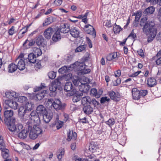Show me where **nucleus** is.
<instances>
[{
    "mask_svg": "<svg viewBox=\"0 0 161 161\" xmlns=\"http://www.w3.org/2000/svg\"><path fill=\"white\" fill-rule=\"evenodd\" d=\"M46 92V90H44L43 92L38 93L34 96L33 98L36 100H41L44 97Z\"/></svg>",
    "mask_w": 161,
    "mask_h": 161,
    "instance_id": "obj_21",
    "label": "nucleus"
},
{
    "mask_svg": "<svg viewBox=\"0 0 161 161\" xmlns=\"http://www.w3.org/2000/svg\"><path fill=\"white\" fill-rule=\"evenodd\" d=\"M113 30L114 34H117L119 33L122 30V29L119 25H117L115 23L113 26Z\"/></svg>",
    "mask_w": 161,
    "mask_h": 161,
    "instance_id": "obj_37",
    "label": "nucleus"
},
{
    "mask_svg": "<svg viewBox=\"0 0 161 161\" xmlns=\"http://www.w3.org/2000/svg\"><path fill=\"white\" fill-rule=\"evenodd\" d=\"M155 11V8L153 6H150L146 8L143 12V14L145 15L151 14Z\"/></svg>",
    "mask_w": 161,
    "mask_h": 161,
    "instance_id": "obj_30",
    "label": "nucleus"
},
{
    "mask_svg": "<svg viewBox=\"0 0 161 161\" xmlns=\"http://www.w3.org/2000/svg\"><path fill=\"white\" fill-rule=\"evenodd\" d=\"M53 107L56 110H58L63 109L64 105L62 104L59 100L57 99L54 101Z\"/></svg>",
    "mask_w": 161,
    "mask_h": 161,
    "instance_id": "obj_11",
    "label": "nucleus"
},
{
    "mask_svg": "<svg viewBox=\"0 0 161 161\" xmlns=\"http://www.w3.org/2000/svg\"><path fill=\"white\" fill-rule=\"evenodd\" d=\"M28 59L30 63L34 64L36 61V57L33 54L31 53L28 56Z\"/></svg>",
    "mask_w": 161,
    "mask_h": 161,
    "instance_id": "obj_33",
    "label": "nucleus"
},
{
    "mask_svg": "<svg viewBox=\"0 0 161 161\" xmlns=\"http://www.w3.org/2000/svg\"><path fill=\"white\" fill-rule=\"evenodd\" d=\"M31 124L32 123L27 121L24 129L22 125V127L19 129V131H17L16 133L18 134V136L19 138H26L29 133L30 138L34 140L37 137L38 135L42 134V132L39 128L35 127L32 128Z\"/></svg>",
    "mask_w": 161,
    "mask_h": 161,
    "instance_id": "obj_1",
    "label": "nucleus"
},
{
    "mask_svg": "<svg viewBox=\"0 0 161 161\" xmlns=\"http://www.w3.org/2000/svg\"><path fill=\"white\" fill-rule=\"evenodd\" d=\"M90 98L89 96H86L82 98L81 103L83 105L89 104Z\"/></svg>",
    "mask_w": 161,
    "mask_h": 161,
    "instance_id": "obj_41",
    "label": "nucleus"
},
{
    "mask_svg": "<svg viewBox=\"0 0 161 161\" xmlns=\"http://www.w3.org/2000/svg\"><path fill=\"white\" fill-rule=\"evenodd\" d=\"M118 58L117 53L114 52L109 53L106 57V60L108 61H111L114 59L116 60Z\"/></svg>",
    "mask_w": 161,
    "mask_h": 161,
    "instance_id": "obj_27",
    "label": "nucleus"
},
{
    "mask_svg": "<svg viewBox=\"0 0 161 161\" xmlns=\"http://www.w3.org/2000/svg\"><path fill=\"white\" fill-rule=\"evenodd\" d=\"M32 53L34 54L36 57H38L42 55V52L40 48L34 47L33 48V53Z\"/></svg>",
    "mask_w": 161,
    "mask_h": 161,
    "instance_id": "obj_34",
    "label": "nucleus"
},
{
    "mask_svg": "<svg viewBox=\"0 0 161 161\" xmlns=\"http://www.w3.org/2000/svg\"><path fill=\"white\" fill-rule=\"evenodd\" d=\"M108 95L112 100H116L117 98L120 97V95L118 93H116L113 91H111L108 92Z\"/></svg>",
    "mask_w": 161,
    "mask_h": 161,
    "instance_id": "obj_18",
    "label": "nucleus"
},
{
    "mask_svg": "<svg viewBox=\"0 0 161 161\" xmlns=\"http://www.w3.org/2000/svg\"><path fill=\"white\" fill-rule=\"evenodd\" d=\"M65 150L63 148H60L57 152V157L59 161H61L64 155Z\"/></svg>",
    "mask_w": 161,
    "mask_h": 161,
    "instance_id": "obj_24",
    "label": "nucleus"
},
{
    "mask_svg": "<svg viewBox=\"0 0 161 161\" xmlns=\"http://www.w3.org/2000/svg\"><path fill=\"white\" fill-rule=\"evenodd\" d=\"M32 105L31 103L27 102L25 104L21 106L18 109V114L21 119L27 121L26 119V117L29 114H29V112L31 111L32 109Z\"/></svg>",
    "mask_w": 161,
    "mask_h": 161,
    "instance_id": "obj_3",
    "label": "nucleus"
},
{
    "mask_svg": "<svg viewBox=\"0 0 161 161\" xmlns=\"http://www.w3.org/2000/svg\"><path fill=\"white\" fill-rule=\"evenodd\" d=\"M35 43V42L34 40H31L30 41H29L28 39H27L23 44V46L28 48L30 47L33 46Z\"/></svg>",
    "mask_w": 161,
    "mask_h": 161,
    "instance_id": "obj_31",
    "label": "nucleus"
},
{
    "mask_svg": "<svg viewBox=\"0 0 161 161\" xmlns=\"http://www.w3.org/2000/svg\"><path fill=\"white\" fill-rule=\"evenodd\" d=\"M97 148V143L92 142L89 146V149L92 153L95 152Z\"/></svg>",
    "mask_w": 161,
    "mask_h": 161,
    "instance_id": "obj_32",
    "label": "nucleus"
},
{
    "mask_svg": "<svg viewBox=\"0 0 161 161\" xmlns=\"http://www.w3.org/2000/svg\"><path fill=\"white\" fill-rule=\"evenodd\" d=\"M69 31L73 37L76 38L79 36L80 31L76 27H72L71 29H70Z\"/></svg>",
    "mask_w": 161,
    "mask_h": 161,
    "instance_id": "obj_19",
    "label": "nucleus"
},
{
    "mask_svg": "<svg viewBox=\"0 0 161 161\" xmlns=\"http://www.w3.org/2000/svg\"><path fill=\"white\" fill-rule=\"evenodd\" d=\"M54 102V101H53V99H49L48 100L47 103H46V105H47V104L49 106V107L51 106H53Z\"/></svg>",
    "mask_w": 161,
    "mask_h": 161,
    "instance_id": "obj_55",
    "label": "nucleus"
},
{
    "mask_svg": "<svg viewBox=\"0 0 161 161\" xmlns=\"http://www.w3.org/2000/svg\"><path fill=\"white\" fill-rule=\"evenodd\" d=\"M121 74V70L119 69H118L117 70L115 71L114 72L115 76L116 77H119L120 76Z\"/></svg>",
    "mask_w": 161,
    "mask_h": 161,
    "instance_id": "obj_64",
    "label": "nucleus"
},
{
    "mask_svg": "<svg viewBox=\"0 0 161 161\" xmlns=\"http://www.w3.org/2000/svg\"><path fill=\"white\" fill-rule=\"evenodd\" d=\"M15 122V119H13L10 122L6 121L5 124L7 125L9 130L12 132H16L19 130V129L22 127V125L21 124H18L16 125L14 123Z\"/></svg>",
    "mask_w": 161,
    "mask_h": 161,
    "instance_id": "obj_6",
    "label": "nucleus"
},
{
    "mask_svg": "<svg viewBox=\"0 0 161 161\" xmlns=\"http://www.w3.org/2000/svg\"><path fill=\"white\" fill-rule=\"evenodd\" d=\"M78 122L80 123H82V124L88 123V121L86 117H84L82 119H79Z\"/></svg>",
    "mask_w": 161,
    "mask_h": 161,
    "instance_id": "obj_54",
    "label": "nucleus"
},
{
    "mask_svg": "<svg viewBox=\"0 0 161 161\" xmlns=\"http://www.w3.org/2000/svg\"><path fill=\"white\" fill-rule=\"evenodd\" d=\"M110 101V99L108 98L107 97H103L101 98L100 99V103L101 104L103 103L106 102H109Z\"/></svg>",
    "mask_w": 161,
    "mask_h": 161,
    "instance_id": "obj_53",
    "label": "nucleus"
},
{
    "mask_svg": "<svg viewBox=\"0 0 161 161\" xmlns=\"http://www.w3.org/2000/svg\"><path fill=\"white\" fill-rule=\"evenodd\" d=\"M142 19H141L140 25L141 26H143L142 28L143 32L147 35H149L147 42H150L152 41L155 37L157 33V29L156 26L155 25L154 23L152 21H147L143 25L142 24Z\"/></svg>",
    "mask_w": 161,
    "mask_h": 161,
    "instance_id": "obj_2",
    "label": "nucleus"
},
{
    "mask_svg": "<svg viewBox=\"0 0 161 161\" xmlns=\"http://www.w3.org/2000/svg\"><path fill=\"white\" fill-rule=\"evenodd\" d=\"M15 63L17 64V67L19 70H22L25 68V64L24 61L22 59L18 60L17 62Z\"/></svg>",
    "mask_w": 161,
    "mask_h": 161,
    "instance_id": "obj_20",
    "label": "nucleus"
},
{
    "mask_svg": "<svg viewBox=\"0 0 161 161\" xmlns=\"http://www.w3.org/2000/svg\"><path fill=\"white\" fill-rule=\"evenodd\" d=\"M140 96L144 97L147 93L148 92L147 90H141L140 91Z\"/></svg>",
    "mask_w": 161,
    "mask_h": 161,
    "instance_id": "obj_58",
    "label": "nucleus"
},
{
    "mask_svg": "<svg viewBox=\"0 0 161 161\" xmlns=\"http://www.w3.org/2000/svg\"><path fill=\"white\" fill-rule=\"evenodd\" d=\"M137 52L138 53V54L140 56L142 57H144V54L143 50L142 49H139L137 51Z\"/></svg>",
    "mask_w": 161,
    "mask_h": 161,
    "instance_id": "obj_62",
    "label": "nucleus"
},
{
    "mask_svg": "<svg viewBox=\"0 0 161 161\" xmlns=\"http://www.w3.org/2000/svg\"><path fill=\"white\" fill-rule=\"evenodd\" d=\"M27 100V98L23 96H20L18 98V102L21 103H25Z\"/></svg>",
    "mask_w": 161,
    "mask_h": 161,
    "instance_id": "obj_45",
    "label": "nucleus"
},
{
    "mask_svg": "<svg viewBox=\"0 0 161 161\" xmlns=\"http://www.w3.org/2000/svg\"><path fill=\"white\" fill-rule=\"evenodd\" d=\"M91 86L87 83H81V84L79 85V90L84 93H87L89 91Z\"/></svg>",
    "mask_w": 161,
    "mask_h": 161,
    "instance_id": "obj_10",
    "label": "nucleus"
},
{
    "mask_svg": "<svg viewBox=\"0 0 161 161\" xmlns=\"http://www.w3.org/2000/svg\"><path fill=\"white\" fill-rule=\"evenodd\" d=\"M44 41V39L42 36H39L36 40V43L37 45L39 46L42 44Z\"/></svg>",
    "mask_w": 161,
    "mask_h": 161,
    "instance_id": "obj_39",
    "label": "nucleus"
},
{
    "mask_svg": "<svg viewBox=\"0 0 161 161\" xmlns=\"http://www.w3.org/2000/svg\"><path fill=\"white\" fill-rule=\"evenodd\" d=\"M104 25L109 28L112 27V24L111 23V20H107L104 22Z\"/></svg>",
    "mask_w": 161,
    "mask_h": 161,
    "instance_id": "obj_50",
    "label": "nucleus"
},
{
    "mask_svg": "<svg viewBox=\"0 0 161 161\" xmlns=\"http://www.w3.org/2000/svg\"><path fill=\"white\" fill-rule=\"evenodd\" d=\"M77 136V134L75 132H74L73 130L71 131H70L67 133V140L68 141H70L71 140H75Z\"/></svg>",
    "mask_w": 161,
    "mask_h": 161,
    "instance_id": "obj_17",
    "label": "nucleus"
},
{
    "mask_svg": "<svg viewBox=\"0 0 161 161\" xmlns=\"http://www.w3.org/2000/svg\"><path fill=\"white\" fill-rule=\"evenodd\" d=\"M14 27L12 26L10 29L9 30L8 33L9 35L11 36L14 33Z\"/></svg>",
    "mask_w": 161,
    "mask_h": 161,
    "instance_id": "obj_63",
    "label": "nucleus"
},
{
    "mask_svg": "<svg viewBox=\"0 0 161 161\" xmlns=\"http://www.w3.org/2000/svg\"><path fill=\"white\" fill-rule=\"evenodd\" d=\"M45 87V84L41 83V85L39 86H36L35 87L34 89V92H36L39 91L42 89L44 88Z\"/></svg>",
    "mask_w": 161,
    "mask_h": 161,
    "instance_id": "obj_44",
    "label": "nucleus"
},
{
    "mask_svg": "<svg viewBox=\"0 0 161 161\" xmlns=\"http://www.w3.org/2000/svg\"><path fill=\"white\" fill-rule=\"evenodd\" d=\"M47 60V58H45L44 59L38 61V62L35 65V67L38 69L41 68L45 64V62Z\"/></svg>",
    "mask_w": 161,
    "mask_h": 161,
    "instance_id": "obj_22",
    "label": "nucleus"
},
{
    "mask_svg": "<svg viewBox=\"0 0 161 161\" xmlns=\"http://www.w3.org/2000/svg\"><path fill=\"white\" fill-rule=\"evenodd\" d=\"M83 29L85 32L91 35L93 38L95 37L96 36V31L92 26L87 24L84 26Z\"/></svg>",
    "mask_w": 161,
    "mask_h": 161,
    "instance_id": "obj_7",
    "label": "nucleus"
},
{
    "mask_svg": "<svg viewBox=\"0 0 161 161\" xmlns=\"http://www.w3.org/2000/svg\"><path fill=\"white\" fill-rule=\"evenodd\" d=\"M61 78H57L54 82H52L51 85L49 87V90L50 91L49 95L51 97H54L57 94L56 90L59 88V86L61 85V83L60 81Z\"/></svg>",
    "mask_w": 161,
    "mask_h": 161,
    "instance_id": "obj_5",
    "label": "nucleus"
},
{
    "mask_svg": "<svg viewBox=\"0 0 161 161\" xmlns=\"http://www.w3.org/2000/svg\"><path fill=\"white\" fill-rule=\"evenodd\" d=\"M6 149L5 148V144L4 142L0 144V149L1 150L4 151L6 150Z\"/></svg>",
    "mask_w": 161,
    "mask_h": 161,
    "instance_id": "obj_60",
    "label": "nucleus"
},
{
    "mask_svg": "<svg viewBox=\"0 0 161 161\" xmlns=\"http://www.w3.org/2000/svg\"><path fill=\"white\" fill-rule=\"evenodd\" d=\"M121 79L119 78H118L113 82V85L114 86H117L121 83Z\"/></svg>",
    "mask_w": 161,
    "mask_h": 161,
    "instance_id": "obj_57",
    "label": "nucleus"
},
{
    "mask_svg": "<svg viewBox=\"0 0 161 161\" xmlns=\"http://www.w3.org/2000/svg\"><path fill=\"white\" fill-rule=\"evenodd\" d=\"M49 78L51 79H54L56 76V72L54 71H51L48 73Z\"/></svg>",
    "mask_w": 161,
    "mask_h": 161,
    "instance_id": "obj_43",
    "label": "nucleus"
},
{
    "mask_svg": "<svg viewBox=\"0 0 161 161\" xmlns=\"http://www.w3.org/2000/svg\"><path fill=\"white\" fill-rule=\"evenodd\" d=\"M83 110L86 114L89 115L93 112V108L90 105H86L84 107Z\"/></svg>",
    "mask_w": 161,
    "mask_h": 161,
    "instance_id": "obj_23",
    "label": "nucleus"
},
{
    "mask_svg": "<svg viewBox=\"0 0 161 161\" xmlns=\"http://www.w3.org/2000/svg\"><path fill=\"white\" fill-rule=\"evenodd\" d=\"M100 91V92L98 93L97 92V89L96 88H93L91 89L90 94L93 97L97 98H98L100 97V95L102 93L103 91Z\"/></svg>",
    "mask_w": 161,
    "mask_h": 161,
    "instance_id": "obj_26",
    "label": "nucleus"
},
{
    "mask_svg": "<svg viewBox=\"0 0 161 161\" xmlns=\"http://www.w3.org/2000/svg\"><path fill=\"white\" fill-rule=\"evenodd\" d=\"M147 84L149 87H152L154 86L157 84L156 80L155 78L151 77L147 79Z\"/></svg>",
    "mask_w": 161,
    "mask_h": 161,
    "instance_id": "obj_25",
    "label": "nucleus"
},
{
    "mask_svg": "<svg viewBox=\"0 0 161 161\" xmlns=\"http://www.w3.org/2000/svg\"><path fill=\"white\" fill-rule=\"evenodd\" d=\"M68 71V69L67 66H64L60 68L58 70V72L61 74L66 73Z\"/></svg>",
    "mask_w": 161,
    "mask_h": 161,
    "instance_id": "obj_48",
    "label": "nucleus"
},
{
    "mask_svg": "<svg viewBox=\"0 0 161 161\" xmlns=\"http://www.w3.org/2000/svg\"><path fill=\"white\" fill-rule=\"evenodd\" d=\"M63 122L58 121L56 123V127L58 130L59 129L61 128L63 125Z\"/></svg>",
    "mask_w": 161,
    "mask_h": 161,
    "instance_id": "obj_51",
    "label": "nucleus"
},
{
    "mask_svg": "<svg viewBox=\"0 0 161 161\" xmlns=\"http://www.w3.org/2000/svg\"><path fill=\"white\" fill-rule=\"evenodd\" d=\"M1 151H2V155L3 158L4 159L7 158L9 157L8 150L7 149H6V150Z\"/></svg>",
    "mask_w": 161,
    "mask_h": 161,
    "instance_id": "obj_42",
    "label": "nucleus"
},
{
    "mask_svg": "<svg viewBox=\"0 0 161 161\" xmlns=\"http://www.w3.org/2000/svg\"><path fill=\"white\" fill-rule=\"evenodd\" d=\"M141 73V71H138L137 72H136L134 73H132L131 75H129L130 77H136L137 75H138L140 73Z\"/></svg>",
    "mask_w": 161,
    "mask_h": 161,
    "instance_id": "obj_61",
    "label": "nucleus"
},
{
    "mask_svg": "<svg viewBox=\"0 0 161 161\" xmlns=\"http://www.w3.org/2000/svg\"><path fill=\"white\" fill-rule=\"evenodd\" d=\"M65 91L66 92L71 91L72 95H74L77 92V90L75 87H74L72 83L70 82H66L64 87Z\"/></svg>",
    "mask_w": 161,
    "mask_h": 161,
    "instance_id": "obj_8",
    "label": "nucleus"
},
{
    "mask_svg": "<svg viewBox=\"0 0 161 161\" xmlns=\"http://www.w3.org/2000/svg\"><path fill=\"white\" fill-rule=\"evenodd\" d=\"M62 2V0H55L53 4L55 6H59L61 4Z\"/></svg>",
    "mask_w": 161,
    "mask_h": 161,
    "instance_id": "obj_52",
    "label": "nucleus"
},
{
    "mask_svg": "<svg viewBox=\"0 0 161 161\" xmlns=\"http://www.w3.org/2000/svg\"><path fill=\"white\" fill-rule=\"evenodd\" d=\"M43 120L46 123H48L52 119L53 117V113L47 112L43 116Z\"/></svg>",
    "mask_w": 161,
    "mask_h": 161,
    "instance_id": "obj_16",
    "label": "nucleus"
},
{
    "mask_svg": "<svg viewBox=\"0 0 161 161\" xmlns=\"http://www.w3.org/2000/svg\"><path fill=\"white\" fill-rule=\"evenodd\" d=\"M132 16H136L134 21L135 23H136V25H135L136 26H137L138 24L139 21L141 16V14H140L139 12H137L136 13H134L133 14Z\"/></svg>",
    "mask_w": 161,
    "mask_h": 161,
    "instance_id": "obj_38",
    "label": "nucleus"
},
{
    "mask_svg": "<svg viewBox=\"0 0 161 161\" xmlns=\"http://www.w3.org/2000/svg\"><path fill=\"white\" fill-rule=\"evenodd\" d=\"M29 119L27 121L29 123H32V128L35 127L39 128L42 132V130L39 126L41 121L39 114L36 113L35 112L32 111L29 114Z\"/></svg>",
    "mask_w": 161,
    "mask_h": 161,
    "instance_id": "obj_4",
    "label": "nucleus"
},
{
    "mask_svg": "<svg viewBox=\"0 0 161 161\" xmlns=\"http://www.w3.org/2000/svg\"><path fill=\"white\" fill-rule=\"evenodd\" d=\"M72 81L74 84L75 86H78V85H79L80 84H81V82H80V81L78 79H74L72 80Z\"/></svg>",
    "mask_w": 161,
    "mask_h": 161,
    "instance_id": "obj_56",
    "label": "nucleus"
},
{
    "mask_svg": "<svg viewBox=\"0 0 161 161\" xmlns=\"http://www.w3.org/2000/svg\"><path fill=\"white\" fill-rule=\"evenodd\" d=\"M133 98L135 100H138L140 98V90L136 88H133L132 90Z\"/></svg>",
    "mask_w": 161,
    "mask_h": 161,
    "instance_id": "obj_14",
    "label": "nucleus"
},
{
    "mask_svg": "<svg viewBox=\"0 0 161 161\" xmlns=\"http://www.w3.org/2000/svg\"><path fill=\"white\" fill-rule=\"evenodd\" d=\"M61 39V35L60 32L59 30H57L54 34L52 37V39L53 40L54 42H57L58 41Z\"/></svg>",
    "mask_w": 161,
    "mask_h": 161,
    "instance_id": "obj_28",
    "label": "nucleus"
},
{
    "mask_svg": "<svg viewBox=\"0 0 161 161\" xmlns=\"http://www.w3.org/2000/svg\"><path fill=\"white\" fill-rule=\"evenodd\" d=\"M53 33V29L52 27H49L45 30L43 35L45 38L48 40L51 38Z\"/></svg>",
    "mask_w": 161,
    "mask_h": 161,
    "instance_id": "obj_15",
    "label": "nucleus"
},
{
    "mask_svg": "<svg viewBox=\"0 0 161 161\" xmlns=\"http://www.w3.org/2000/svg\"><path fill=\"white\" fill-rule=\"evenodd\" d=\"M6 97L9 98H13L17 97V95L15 92L14 91H9L5 93Z\"/></svg>",
    "mask_w": 161,
    "mask_h": 161,
    "instance_id": "obj_35",
    "label": "nucleus"
},
{
    "mask_svg": "<svg viewBox=\"0 0 161 161\" xmlns=\"http://www.w3.org/2000/svg\"><path fill=\"white\" fill-rule=\"evenodd\" d=\"M89 104L95 107L98 106L99 104V103L95 99L93 98L91 99L90 98V100L89 101Z\"/></svg>",
    "mask_w": 161,
    "mask_h": 161,
    "instance_id": "obj_40",
    "label": "nucleus"
},
{
    "mask_svg": "<svg viewBox=\"0 0 161 161\" xmlns=\"http://www.w3.org/2000/svg\"><path fill=\"white\" fill-rule=\"evenodd\" d=\"M8 69L9 72L13 73L18 68L17 64L12 63L8 65Z\"/></svg>",
    "mask_w": 161,
    "mask_h": 161,
    "instance_id": "obj_29",
    "label": "nucleus"
},
{
    "mask_svg": "<svg viewBox=\"0 0 161 161\" xmlns=\"http://www.w3.org/2000/svg\"><path fill=\"white\" fill-rule=\"evenodd\" d=\"M5 103L10 107L14 110L16 109L18 106V104L16 101L11 99L6 100Z\"/></svg>",
    "mask_w": 161,
    "mask_h": 161,
    "instance_id": "obj_12",
    "label": "nucleus"
},
{
    "mask_svg": "<svg viewBox=\"0 0 161 161\" xmlns=\"http://www.w3.org/2000/svg\"><path fill=\"white\" fill-rule=\"evenodd\" d=\"M47 112V111L44 106L42 105H40L38 106L36 108V113L43 116L44 114H46Z\"/></svg>",
    "mask_w": 161,
    "mask_h": 161,
    "instance_id": "obj_13",
    "label": "nucleus"
},
{
    "mask_svg": "<svg viewBox=\"0 0 161 161\" xmlns=\"http://www.w3.org/2000/svg\"><path fill=\"white\" fill-rule=\"evenodd\" d=\"M136 37V35L135 33H134V30H133L131 33L128 36V37L127 38H128L130 37H131L133 39L135 38Z\"/></svg>",
    "mask_w": 161,
    "mask_h": 161,
    "instance_id": "obj_59",
    "label": "nucleus"
},
{
    "mask_svg": "<svg viewBox=\"0 0 161 161\" xmlns=\"http://www.w3.org/2000/svg\"><path fill=\"white\" fill-rule=\"evenodd\" d=\"M72 95H73L72 100L74 102H77L81 99L80 97V96L77 94L76 92L75 94Z\"/></svg>",
    "mask_w": 161,
    "mask_h": 161,
    "instance_id": "obj_47",
    "label": "nucleus"
},
{
    "mask_svg": "<svg viewBox=\"0 0 161 161\" xmlns=\"http://www.w3.org/2000/svg\"><path fill=\"white\" fill-rule=\"evenodd\" d=\"M76 68L79 71H82L85 68V65L83 63L77 62L75 63Z\"/></svg>",
    "mask_w": 161,
    "mask_h": 161,
    "instance_id": "obj_36",
    "label": "nucleus"
},
{
    "mask_svg": "<svg viewBox=\"0 0 161 161\" xmlns=\"http://www.w3.org/2000/svg\"><path fill=\"white\" fill-rule=\"evenodd\" d=\"M85 49L84 45L80 46L75 49V52H82Z\"/></svg>",
    "mask_w": 161,
    "mask_h": 161,
    "instance_id": "obj_49",
    "label": "nucleus"
},
{
    "mask_svg": "<svg viewBox=\"0 0 161 161\" xmlns=\"http://www.w3.org/2000/svg\"><path fill=\"white\" fill-rule=\"evenodd\" d=\"M58 30L62 33H67L70 30V25L67 23L61 24Z\"/></svg>",
    "mask_w": 161,
    "mask_h": 161,
    "instance_id": "obj_9",
    "label": "nucleus"
},
{
    "mask_svg": "<svg viewBox=\"0 0 161 161\" xmlns=\"http://www.w3.org/2000/svg\"><path fill=\"white\" fill-rule=\"evenodd\" d=\"M105 123L111 127L115 124L114 119H109L108 120L105 122Z\"/></svg>",
    "mask_w": 161,
    "mask_h": 161,
    "instance_id": "obj_46",
    "label": "nucleus"
}]
</instances>
